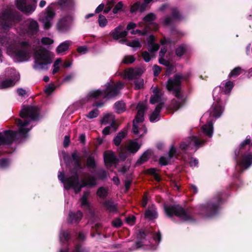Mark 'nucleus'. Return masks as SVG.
<instances>
[{"instance_id": "f257e3e1", "label": "nucleus", "mask_w": 252, "mask_h": 252, "mask_svg": "<svg viewBox=\"0 0 252 252\" xmlns=\"http://www.w3.org/2000/svg\"><path fill=\"white\" fill-rule=\"evenodd\" d=\"M39 112V110L36 106H23L20 113L21 119L15 120L17 130H8L0 132V147L3 145H9L15 140H19L21 142L25 141L32 127V123L38 118Z\"/></svg>"}, {"instance_id": "f03ea898", "label": "nucleus", "mask_w": 252, "mask_h": 252, "mask_svg": "<svg viewBox=\"0 0 252 252\" xmlns=\"http://www.w3.org/2000/svg\"><path fill=\"white\" fill-rule=\"evenodd\" d=\"M13 35L0 33V46L7 49V53L18 62L29 60L32 51L31 44L28 41H21L18 43Z\"/></svg>"}, {"instance_id": "7ed1b4c3", "label": "nucleus", "mask_w": 252, "mask_h": 252, "mask_svg": "<svg viewBox=\"0 0 252 252\" xmlns=\"http://www.w3.org/2000/svg\"><path fill=\"white\" fill-rule=\"evenodd\" d=\"M233 86V82L228 81L225 83H221L220 86L216 87L214 89V103L209 110L203 115L201 118V120L203 121L208 117L211 116L215 118L220 117L224 110L222 105L226 102Z\"/></svg>"}, {"instance_id": "20e7f679", "label": "nucleus", "mask_w": 252, "mask_h": 252, "mask_svg": "<svg viewBox=\"0 0 252 252\" xmlns=\"http://www.w3.org/2000/svg\"><path fill=\"white\" fill-rule=\"evenodd\" d=\"M251 141V136H247L239 148L234 151V158L237 163L236 170L239 173H242L252 165V153L249 152Z\"/></svg>"}, {"instance_id": "39448f33", "label": "nucleus", "mask_w": 252, "mask_h": 252, "mask_svg": "<svg viewBox=\"0 0 252 252\" xmlns=\"http://www.w3.org/2000/svg\"><path fill=\"white\" fill-rule=\"evenodd\" d=\"M202 133L197 136L189 137L187 141L183 142L180 145L182 150H189L195 148L196 151L199 147L202 146L207 141L205 136L211 138L213 134V121L209 120L207 123L202 126Z\"/></svg>"}, {"instance_id": "423d86ee", "label": "nucleus", "mask_w": 252, "mask_h": 252, "mask_svg": "<svg viewBox=\"0 0 252 252\" xmlns=\"http://www.w3.org/2000/svg\"><path fill=\"white\" fill-rule=\"evenodd\" d=\"M58 177L60 182L63 184L65 189H67V187H72L74 189H81L85 187L91 188L96 184L95 178L87 174H84L82 179L79 180L78 175L66 178L63 172L59 171Z\"/></svg>"}, {"instance_id": "0eeeda50", "label": "nucleus", "mask_w": 252, "mask_h": 252, "mask_svg": "<svg viewBox=\"0 0 252 252\" xmlns=\"http://www.w3.org/2000/svg\"><path fill=\"white\" fill-rule=\"evenodd\" d=\"M124 86V84L121 82L116 83L113 81L108 82L105 85V90L91 91L86 97L82 99V103H85L92 98L100 99L114 97L119 94L120 90Z\"/></svg>"}, {"instance_id": "6e6552de", "label": "nucleus", "mask_w": 252, "mask_h": 252, "mask_svg": "<svg viewBox=\"0 0 252 252\" xmlns=\"http://www.w3.org/2000/svg\"><path fill=\"white\" fill-rule=\"evenodd\" d=\"M188 77V76L176 74L174 78L169 79L167 82V90L171 92L176 97L171 102L173 108L176 110L182 107L185 102V97L180 94L181 81L182 79L187 80Z\"/></svg>"}, {"instance_id": "1a4fd4ad", "label": "nucleus", "mask_w": 252, "mask_h": 252, "mask_svg": "<svg viewBox=\"0 0 252 252\" xmlns=\"http://www.w3.org/2000/svg\"><path fill=\"white\" fill-rule=\"evenodd\" d=\"M53 54L45 49H40L35 51L33 64L34 69L38 71L47 70L51 64Z\"/></svg>"}, {"instance_id": "9d476101", "label": "nucleus", "mask_w": 252, "mask_h": 252, "mask_svg": "<svg viewBox=\"0 0 252 252\" xmlns=\"http://www.w3.org/2000/svg\"><path fill=\"white\" fill-rule=\"evenodd\" d=\"M137 109V113L135 119L133 121L132 131L134 134L141 137L147 132L146 126L140 124L144 120V113L146 109L145 103L142 102H139Z\"/></svg>"}, {"instance_id": "9b49d317", "label": "nucleus", "mask_w": 252, "mask_h": 252, "mask_svg": "<svg viewBox=\"0 0 252 252\" xmlns=\"http://www.w3.org/2000/svg\"><path fill=\"white\" fill-rule=\"evenodd\" d=\"M19 78L20 75L15 69L6 68L4 74L0 76V89L13 86Z\"/></svg>"}, {"instance_id": "f8f14e48", "label": "nucleus", "mask_w": 252, "mask_h": 252, "mask_svg": "<svg viewBox=\"0 0 252 252\" xmlns=\"http://www.w3.org/2000/svg\"><path fill=\"white\" fill-rule=\"evenodd\" d=\"M21 19L20 14L15 10L6 9L0 14V26L6 30L10 27L13 23Z\"/></svg>"}, {"instance_id": "ddd939ff", "label": "nucleus", "mask_w": 252, "mask_h": 252, "mask_svg": "<svg viewBox=\"0 0 252 252\" xmlns=\"http://www.w3.org/2000/svg\"><path fill=\"white\" fill-rule=\"evenodd\" d=\"M39 31V25L37 22L32 19L25 21L20 27L18 32L22 36L28 34L30 36L36 34Z\"/></svg>"}, {"instance_id": "4468645a", "label": "nucleus", "mask_w": 252, "mask_h": 252, "mask_svg": "<svg viewBox=\"0 0 252 252\" xmlns=\"http://www.w3.org/2000/svg\"><path fill=\"white\" fill-rule=\"evenodd\" d=\"M164 209L166 215L169 217H172L174 215L179 217L184 221L190 220V216L180 206L164 205Z\"/></svg>"}, {"instance_id": "2eb2a0df", "label": "nucleus", "mask_w": 252, "mask_h": 252, "mask_svg": "<svg viewBox=\"0 0 252 252\" xmlns=\"http://www.w3.org/2000/svg\"><path fill=\"white\" fill-rule=\"evenodd\" d=\"M220 200L218 199L217 201L213 200L206 205H200L198 207V210L201 214L207 217H210L215 215L219 209Z\"/></svg>"}, {"instance_id": "dca6fc26", "label": "nucleus", "mask_w": 252, "mask_h": 252, "mask_svg": "<svg viewBox=\"0 0 252 252\" xmlns=\"http://www.w3.org/2000/svg\"><path fill=\"white\" fill-rule=\"evenodd\" d=\"M55 12L52 7H48L44 11L40 13L39 20L42 24L45 29H49L53 24Z\"/></svg>"}, {"instance_id": "f3484780", "label": "nucleus", "mask_w": 252, "mask_h": 252, "mask_svg": "<svg viewBox=\"0 0 252 252\" xmlns=\"http://www.w3.org/2000/svg\"><path fill=\"white\" fill-rule=\"evenodd\" d=\"M155 36L153 35H150L147 38L148 49L150 53L148 51H144L142 53L143 60L147 63L151 61V58L154 56V53L157 51L159 48V45L155 43Z\"/></svg>"}, {"instance_id": "a211bd4d", "label": "nucleus", "mask_w": 252, "mask_h": 252, "mask_svg": "<svg viewBox=\"0 0 252 252\" xmlns=\"http://www.w3.org/2000/svg\"><path fill=\"white\" fill-rule=\"evenodd\" d=\"M37 0H17V6L18 9L23 13L30 14L35 9Z\"/></svg>"}, {"instance_id": "6ab92c4d", "label": "nucleus", "mask_w": 252, "mask_h": 252, "mask_svg": "<svg viewBox=\"0 0 252 252\" xmlns=\"http://www.w3.org/2000/svg\"><path fill=\"white\" fill-rule=\"evenodd\" d=\"M171 14V16H168L165 19L164 21L165 25H170L175 21H180L183 19L182 16L176 8H172Z\"/></svg>"}, {"instance_id": "aec40b11", "label": "nucleus", "mask_w": 252, "mask_h": 252, "mask_svg": "<svg viewBox=\"0 0 252 252\" xmlns=\"http://www.w3.org/2000/svg\"><path fill=\"white\" fill-rule=\"evenodd\" d=\"M103 158L105 164L107 166L116 165L118 159L114 153L111 151H106L103 154Z\"/></svg>"}, {"instance_id": "412c9836", "label": "nucleus", "mask_w": 252, "mask_h": 252, "mask_svg": "<svg viewBox=\"0 0 252 252\" xmlns=\"http://www.w3.org/2000/svg\"><path fill=\"white\" fill-rule=\"evenodd\" d=\"M142 73V70L139 68H129L125 70L124 76L125 78L129 80H132L136 79L137 77L140 76Z\"/></svg>"}, {"instance_id": "4be33fe9", "label": "nucleus", "mask_w": 252, "mask_h": 252, "mask_svg": "<svg viewBox=\"0 0 252 252\" xmlns=\"http://www.w3.org/2000/svg\"><path fill=\"white\" fill-rule=\"evenodd\" d=\"M176 149L173 146H171L167 156H162L161 157L159 160V163L161 165H167L171 161L172 158L176 155Z\"/></svg>"}, {"instance_id": "5701e85b", "label": "nucleus", "mask_w": 252, "mask_h": 252, "mask_svg": "<svg viewBox=\"0 0 252 252\" xmlns=\"http://www.w3.org/2000/svg\"><path fill=\"white\" fill-rule=\"evenodd\" d=\"M71 18L70 17H65L62 18L57 24L58 30L62 32L66 31L70 24Z\"/></svg>"}, {"instance_id": "b1692460", "label": "nucleus", "mask_w": 252, "mask_h": 252, "mask_svg": "<svg viewBox=\"0 0 252 252\" xmlns=\"http://www.w3.org/2000/svg\"><path fill=\"white\" fill-rule=\"evenodd\" d=\"M123 30L124 27L120 25L112 31L110 32V34L115 40H118L120 38H124L127 35V31Z\"/></svg>"}, {"instance_id": "393cba45", "label": "nucleus", "mask_w": 252, "mask_h": 252, "mask_svg": "<svg viewBox=\"0 0 252 252\" xmlns=\"http://www.w3.org/2000/svg\"><path fill=\"white\" fill-rule=\"evenodd\" d=\"M101 123L103 125L110 124L111 126L113 127L114 130L116 129L115 116L113 114L108 113L105 114L101 120Z\"/></svg>"}, {"instance_id": "a878e982", "label": "nucleus", "mask_w": 252, "mask_h": 252, "mask_svg": "<svg viewBox=\"0 0 252 252\" xmlns=\"http://www.w3.org/2000/svg\"><path fill=\"white\" fill-rule=\"evenodd\" d=\"M163 107V103L158 104L155 110L152 113L150 116V120L151 122H155L160 119V112Z\"/></svg>"}, {"instance_id": "bb28decb", "label": "nucleus", "mask_w": 252, "mask_h": 252, "mask_svg": "<svg viewBox=\"0 0 252 252\" xmlns=\"http://www.w3.org/2000/svg\"><path fill=\"white\" fill-rule=\"evenodd\" d=\"M154 94L151 96L150 102L151 104H154L156 103H161V97H162V94L159 91L158 88H155L153 90Z\"/></svg>"}, {"instance_id": "cd10ccee", "label": "nucleus", "mask_w": 252, "mask_h": 252, "mask_svg": "<svg viewBox=\"0 0 252 252\" xmlns=\"http://www.w3.org/2000/svg\"><path fill=\"white\" fill-rule=\"evenodd\" d=\"M82 217V214L80 211L76 213L71 212L69 214L68 221L71 223H77L81 220Z\"/></svg>"}, {"instance_id": "c85d7f7f", "label": "nucleus", "mask_w": 252, "mask_h": 252, "mask_svg": "<svg viewBox=\"0 0 252 252\" xmlns=\"http://www.w3.org/2000/svg\"><path fill=\"white\" fill-rule=\"evenodd\" d=\"M141 145L135 141H130L126 147L128 152L132 154L136 153L140 149Z\"/></svg>"}, {"instance_id": "c756f323", "label": "nucleus", "mask_w": 252, "mask_h": 252, "mask_svg": "<svg viewBox=\"0 0 252 252\" xmlns=\"http://www.w3.org/2000/svg\"><path fill=\"white\" fill-rule=\"evenodd\" d=\"M157 213L156 211V209L155 206H152L151 207H149L145 212V218L152 220L157 218Z\"/></svg>"}, {"instance_id": "7c9ffc66", "label": "nucleus", "mask_w": 252, "mask_h": 252, "mask_svg": "<svg viewBox=\"0 0 252 252\" xmlns=\"http://www.w3.org/2000/svg\"><path fill=\"white\" fill-rule=\"evenodd\" d=\"M71 44V41L69 40H66L61 44H60L56 49V51L58 54H62L64 52L68 50L69 46Z\"/></svg>"}, {"instance_id": "2f4dec72", "label": "nucleus", "mask_w": 252, "mask_h": 252, "mask_svg": "<svg viewBox=\"0 0 252 252\" xmlns=\"http://www.w3.org/2000/svg\"><path fill=\"white\" fill-rule=\"evenodd\" d=\"M126 134V131H121L114 137L113 142L116 146L120 145L122 140L125 138Z\"/></svg>"}, {"instance_id": "473e14b6", "label": "nucleus", "mask_w": 252, "mask_h": 252, "mask_svg": "<svg viewBox=\"0 0 252 252\" xmlns=\"http://www.w3.org/2000/svg\"><path fill=\"white\" fill-rule=\"evenodd\" d=\"M114 108L116 112L121 114L126 110V104L123 101L116 102L114 104Z\"/></svg>"}, {"instance_id": "72a5a7b5", "label": "nucleus", "mask_w": 252, "mask_h": 252, "mask_svg": "<svg viewBox=\"0 0 252 252\" xmlns=\"http://www.w3.org/2000/svg\"><path fill=\"white\" fill-rule=\"evenodd\" d=\"M146 8L144 4H141L140 2H136L133 4L130 8V12L131 13L135 12L138 10L143 11Z\"/></svg>"}, {"instance_id": "f704fd0d", "label": "nucleus", "mask_w": 252, "mask_h": 252, "mask_svg": "<svg viewBox=\"0 0 252 252\" xmlns=\"http://www.w3.org/2000/svg\"><path fill=\"white\" fill-rule=\"evenodd\" d=\"M151 155V153L150 150L145 152L137 160V164H141L147 161L150 158Z\"/></svg>"}, {"instance_id": "c9c22d12", "label": "nucleus", "mask_w": 252, "mask_h": 252, "mask_svg": "<svg viewBox=\"0 0 252 252\" xmlns=\"http://www.w3.org/2000/svg\"><path fill=\"white\" fill-rule=\"evenodd\" d=\"M120 43L122 44H124V43H126V44L130 47H141V44L139 40H134L131 41H126L125 40H121L119 41Z\"/></svg>"}, {"instance_id": "e433bc0d", "label": "nucleus", "mask_w": 252, "mask_h": 252, "mask_svg": "<svg viewBox=\"0 0 252 252\" xmlns=\"http://www.w3.org/2000/svg\"><path fill=\"white\" fill-rule=\"evenodd\" d=\"M62 64V60L60 58L57 59L54 63L53 65L52 74H55L59 72L61 68V65Z\"/></svg>"}, {"instance_id": "4c0bfd02", "label": "nucleus", "mask_w": 252, "mask_h": 252, "mask_svg": "<svg viewBox=\"0 0 252 252\" xmlns=\"http://www.w3.org/2000/svg\"><path fill=\"white\" fill-rule=\"evenodd\" d=\"M89 193H90L88 191H86L84 192V195L80 200L81 205L82 207H86L87 208H89V204L87 200V198L89 195Z\"/></svg>"}, {"instance_id": "58836bf2", "label": "nucleus", "mask_w": 252, "mask_h": 252, "mask_svg": "<svg viewBox=\"0 0 252 252\" xmlns=\"http://www.w3.org/2000/svg\"><path fill=\"white\" fill-rule=\"evenodd\" d=\"M243 70L242 69L241 67L238 66L235 67L233 70L231 71V72L229 73L228 75V77L229 78L231 77H236L241 74Z\"/></svg>"}, {"instance_id": "ea45409f", "label": "nucleus", "mask_w": 252, "mask_h": 252, "mask_svg": "<svg viewBox=\"0 0 252 252\" xmlns=\"http://www.w3.org/2000/svg\"><path fill=\"white\" fill-rule=\"evenodd\" d=\"M104 206L109 211L114 212L117 210L116 205L110 201H106L103 203Z\"/></svg>"}, {"instance_id": "a19ab883", "label": "nucleus", "mask_w": 252, "mask_h": 252, "mask_svg": "<svg viewBox=\"0 0 252 252\" xmlns=\"http://www.w3.org/2000/svg\"><path fill=\"white\" fill-rule=\"evenodd\" d=\"M71 157L75 162V167L77 168H81V165L79 162V158L77 152H74L71 155Z\"/></svg>"}, {"instance_id": "79ce46f5", "label": "nucleus", "mask_w": 252, "mask_h": 252, "mask_svg": "<svg viewBox=\"0 0 252 252\" xmlns=\"http://www.w3.org/2000/svg\"><path fill=\"white\" fill-rule=\"evenodd\" d=\"M99 114V111L97 109H94L90 111L87 115V118L91 119L96 118Z\"/></svg>"}, {"instance_id": "37998d69", "label": "nucleus", "mask_w": 252, "mask_h": 252, "mask_svg": "<svg viewBox=\"0 0 252 252\" xmlns=\"http://www.w3.org/2000/svg\"><path fill=\"white\" fill-rule=\"evenodd\" d=\"M87 165L88 167L94 169L95 167V162L94 157L89 156L87 160Z\"/></svg>"}, {"instance_id": "c03bdc74", "label": "nucleus", "mask_w": 252, "mask_h": 252, "mask_svg": "<svg viewBox=\"0 0 252 252\" xmlns=\"http://www.w3.org/2000/svg\"><path fill=\"white\" fill-rule=\"evenodd\" d=\"M59 4L63 8L72 5V0H59Z\"/></svg>"}, {"instance_id": "a18cd8bd", "label": "nucleus", "mask_w": 252, "mask_h": 252, "mask_svg": "<svg viewBox=\"0 0 252 252\" xmlns=\"http://www.w3.org/2000/svg\"><path fill=\"white\" fill-rule=\"evenodd\" d=\"M99 26L101 27H104L107 24V20L105 16L100 15L98 20Z\"/></svg>"}, {"instance_id": "49530a36", "label": "nucleus", "mask_w": 252, "mask_h": 252, "mask_svg": "<svg viewBox=\"0 0 252 252\" xmlns=\"http://www.w3.org/2000/svg\"><path fill=\"white\" fill-rule=\"evenodd\" d=\"M10 164V161L7 158H2L0 159V168L5 169L8 167Z\"/></svg>"}, {"instance_id": "de8ad7c7", "label": "nucleus", "mask_w": 252, "mask_h": 252, "mask_svg": "<svg viewBox=\"0 0 252 252\" xmlns=\"http://www.w3.org/2000/svg\"><path fill=\"white\" fill-rule=\"evenodd\" d=\"M144 84V81L141 78H137L134 81V88L136 90L141 89Z\"/></svg>"}, {"instance_id": "09e8293b", "label": "nucleus", "mask_w": 252, "mask_h": 252, "mask_svg": "<svg viewBox=\"0 0 252 252\" xmlns=\"http://www.w3.org/2000/svg\"><path fill=\"white\" fill-rule=\"evenodd\" d=\"M186 46L184 45H182L179 46L176 50V54L177 56H182L186 51Z\"/></svg>"}, {"instance_id": "8fccbe9b", "label": "nucleus", "mask_w": 252, "mask_h": 252, "mask_svg": "<svg viewBox=\"0 0 252 252\" xmlns=\"http://www.w3.org/2000/svg\"><path fill=\"white\" fill-rule=\"evenodd\" d=\"M69 238V234L67 231H63L60 234V239L61 242L67 241Z\"/></svg>"}, {"instance_id": "3c124183", "label": "nucleus", "mask_w": 252, "mask_h": 252, "mask_svg": "<svg viewBox=\"0 0 252 252\" xmlns=\"http://www.w3.org/2000/svg\"><path fill=\"white\" fill-rule=\"evenodd\" d=\"M156 19V15L153 13L148 14L147 15L145 16L143 18V20L145 22H151Z\"/></svg>"}, {"instance_id": "603ef678", "label": "nucleus", "mask_w": 252, "mask_h": 252, "mask_svg": "<svg viewBox=\"0 0 252 252\" xmlns=\"http://www.w3.org/2000/svg\"><path fill=\"white\" fill-rule=\"evenodd\" d=\"M135 61V58L133 56H126L124 57L122 62L124 63H131Z\"/></svg>"}, {"instance_id": "864d4df0", "label": "nucleus", "mask_w": 252, "mask_h": 252, "mask_svg": "<svg viewBox=\"0 0 252 252\" xmlns=\"http://www.w3.org/2000/svg\"><path fill=\"white\" fill-rule=\"evenodd\" d=\"M158 28V25L155 23H150L149 25L146 26V31L148 30L156 31Z\"/></svg>"}, {"instance_id": "5fc2aeb1", "label": "nucleus", "mask_w": 252, "mask_h": 252, "mask_svg": "<svg viewBox=\"0 0 252 252\" xmlns=\"http://www.w3.org/2000/svg\"><path fill=\"white\" fill-rule=\"evenodd\" d=\"M123 7V4L122 2L120 1L118 3L116 4V5L115 6L113 9V12L114 14L117 13L119 11L122 10V8Z\"/></svg>"}, {"instance_id": "6e6d98bb", "label": "nucleus", "mask_w": 252, "mask_h": 252, "mask_svg": "<svg viewBox=\"0 0 252 252\" xmlns=\"http://www.w3.org/2000/svg\"><path fill=\"white\" fill-rule=\"evenodd\" d=\"M55 90V86L53 85H49L44 89L45 93L50 95Z\"/></svg>"}, {"instance_id": "4d7b16f0", "label": "nucleus", "mask_w": 252, "mask_h": 252, "mask_svg": "<svg viewBox=\"0 0 252 252\" xmlns=\"http://www.w3.org/2000/svg\"><path fill=\"white\" fill-rule=\"evenodd\" d=\"M97 174L98 177L101 179H104L107 177V172L102 169L99 170L97 171Z\"/></svg>"}, {"instance_id": "13d9d810", "label": "nucleus", "mask_w": 252, "mask_h": 252, "mask_svg": "<svg viewBox=\"0 0 252 252\" xmlns=\"http://www.w3.org/2000/svg\"><path fill=\"white\" fill-rule=\"evenodd\" d=\"M41 42L44 45H51L54 42V41L50 38L46 37H43L41 40Z\"/></svg>"}, {"instance_id": "bf43d9fd", "label": "nucleus", "mask_w": 252, "mask_h": 252, "mask_svg": "<svg viewBox=\"0 0 252 252\" xmlns=\"http://www.w3.org/2000/svg\"><path fill=\"white\" fill-rule=\"evenodd\" d=\"M149 200L148 195L147 192H145L144 197L142 199L141 205L143 207H145Z\"/></svg>"}, {"instance_id": "052dcab7", "label": "nucleus", "mask_w": 252, "mask_h": 252, "mask_svg": "<svg viewBox=\"0 0 252 252\" xmlns=\"http://www.w3.org/2000/svg\"><path fill=\"white\" fill-rule=\"evenodd\" d=\"M97 194L101 198H104L107 195V190H97Z\"/></svg>"}, {"instance_id": "680f3d73", "label": "nucleus", "mask_w": 252, "mask_h": 252, "mask_svg": "<svg viewBox=\"0 0 252 252\" xmlns=\"http://www.w3.org/2000/svg\"><path fill=\"white\" fill-rule=\"evenodd\" d=\"M159 63L166 66H168L170 64L169 62L166 60L163 57H159Z\"/></svg>"}, {"instance_id": "e2e57ef3", "label": "nucleus", "mask_w": 252, "mask_h": 252, "mask_svg": "<svg viewBox=\"0 0 252 252\" xmlns=\"http://www.w3.org/2000/svg\"><path fill=\"white\" fill-rule=\"evenodd\" d=\"M153 70L154 71V74L155 76H157L158 75L160 72V67L158 65H155L153 66Z\"/></svg>"}, {"instance_id": "0e129e2a", "label": "nucleus", "mask_w": 252, "mask_h": 252, "mask_svg": "<svg viewBox=\"0 0 252 252\" xmlns=\"http://www.w3.org/2000/svg\"><path fill=\"white\" fill-rule=\"evenodd\" d=\"M135 218L134 216L128 217L126 219V222L130 225H132L135 221Z\"/></svg>"}, {"instance_id": "69168bd1", "label": "nucleus", "mask_w": 252, "mask_h": 252, "mask_svg": "<svg viewBox=\"0 0 252 252\" xmlns=\"http://www.w3.org/2000/svg\"><path fill=\"white\" fill-rule=\"evenodd\" d=\"M112 224L115 227H120L122 224L121 220L117 219L112 221Z\"/></svg>"}, {"instance_id": "338daca9", "label": "nucleus", "mask_w": 252, "mask_h": 252, "mask_svg": "<svg viewBox=\"0 0 252 252\" xmlns=\"http://www.w3.org/2000/svg\"><path fill=\"white\" fill-rule=\"evenodd\" d=\"M17 93L19 96H24L27 94V92L25 90L22 88H19L17 90Z\"/></svg>"}, {"instance_id": "774afa93", "label": "nucleus", "mask_w": 252, "mask_h": 252, "mask_svg": "<svg viewBox=\"0 0 252 252\" xmlns=\"http://www.w3.org/2000/svg\"><path fill=\"white\" fill-rule=\"evenodd\" d=\"M129 169V166L127 165H124L120 168L119 170V172L122 174H125L127 171Z\"/></svg>"}]
</instances>
